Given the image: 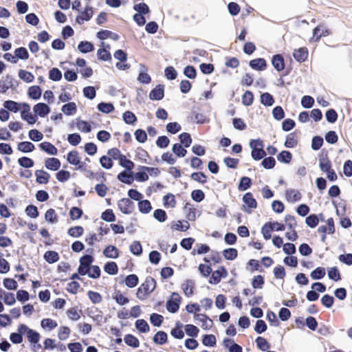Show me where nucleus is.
I'll return each instance as SVG.
<instances>
[{
  "instance_id": "37998d69",
  "label": "nucleus",
  "mask_w": 352,
  "mask_h": 352,
  "mask_svg": "<svg viewBox=\"0 0 352 352\" xmlns=\"http://www.w3.org/2000/svg\"><path fill=\"white\" fill-rule=\"evenodd\" d=\"M67 162L74 166H77L80 162L79 154L77 151H72L67 153Z\"/></svg>"
},
{
  "instance_id": "de8ad7c7",
  "label": "nucleus",
  "mask_w": 352,
  "mask_h": 352,
  "mask_svg": "<svg viewBox=\"0 0 352 352\" xmlns=\"http://www.w3.org/2000/svg\"><path fill=\"white\" fill-rule=\"evenodd\" d=\"M206 263L213 262L214 263H219L221 261V257L220 253L217 251H212L208 257L204 258Z\"/></svg>"
},
{
  "instance_id": "603ef678",
  "label": "nucleus",
  "mask_w": 352,
  "mask_h": 352,
  "mask_svg": "<svg viewBox=\"0 0 352 352\" xmlns=\"http://www.w3.org/2000/svg\"><path fill=\"white\" fill-rule=\"evenodd\" d=\"M76 126L78 130L84 133H89L91 130V124L88 122L80 119L77 120Z\"/></svg>"
},
{
  "instance_id": "e433bc0d",
  "label": "nucleus",
  "mask_w": 352,
  "mask_h": 352,
  "mask_svg": "<svg viewBox=\"0 0 352 352\" xmlns=\"http://www.w3.org/2000/svg\"><path fill=\"white\" fill-rule=\"evenodd\" d=\"M78 50L82 53H88L94 51V45L89 41H81L78 45Z\"/></svg>"
},
{
  "instance_id": "2eb2a0df",
  "label": "nucleus",
  "mask_w": 352,
  "mask_h": 352,
  "mask_svg": "<svg viewBox=\"0 0 352 352\" xmlns=\"http://www.w3.org/2000/svg\"><path fill=\"white\" fill-rule=\"evenodd\" d=\"M164 89L162 85H157L153 89H152L149 94V98L151 100H160L164 98Z\"/></svg>"
},
{
  "instance_id": "393cba45",
  "label": "nucleus",
  "mask_w": 352,
  "mask_h": 352,
  "mask_svg": "<svg viewBox=\"0 0 352 352\" xmlns=\"http://www.w3.org/2000/svg\"><path fill=\"white\" fill-rule=\"evenodd\" d=\"M182 289L186 296H191L194 293V282L191 280H186L182 285Z\"/></svg>"
},
{
  "instance_id": "774afa93",
  "label": "nucleus",
  "mask_w": 352,
  "mask_h": 352,
  "mask_svg": "<svg viewBox=\"0 0 352 352\" xmlns=\"http://www.w3.org/2000/svg\"><path fill=\"white\" fill-rule=\"evenodd\" d=\"M119 164L128 170H131L135 166L134 163L131 160H128L124 155L120 157Z\"/></svg>"
},
{
  "instance_id": "c756f323",
  "label": "nucleus",
  "mask_w": 352,
  "mask_h": 352,
  "mask_svg": "<svg viewBox=\"0 0 352 352\" xmlns=\"http://www.w3.org/2000/svg\"><path fill=\"white\" fill-rule=\"evenodd\" d=\"M113 298L120 305H124L129 302V298L124 296L120 290H116L113 293Z\"/></svg>"
},
{
  "instance_id": "1a4fd4ad",
  "label": "nucleus",
  "mask_w": 352,
  "mask_h": 352,
  "mask_svg": "<svg viewBox=\"0 0 352 352\" xmlns=\"http://www.w3.org/2000/svg\"><path fill=\"white\" fill-rule=\"evenodd\" d=\"M173 300H169L166 302V309L170 313H175L179 308L180 297L178 294L173 293Z\"/></svg>"
},
{
  "instance_id": "cd10ccee",
  "label": "nucleus",
  "mask_w": 352,
  "mask_h": 352,
  "mask_svg": "<svg viewBox=\"0 0 352 352\" xmlns=\"http://www.w3.org/2000/svg\"><path fill=\"white\" fill-rule=\"evenodd\" d=\"M67 317L73 321H77L80 318L81 310H78V307H72L66 311Z\"/></svg>"
},
{
  "instance_id": "7ed1b4c3",
  "label": "nucleus",
  "mask_w": 352,
  "mask_h": 352,
  "mask_svg": "<svg viewBox=\"0 0 352 352\" xmlns=\"http://www.w3.org/2000/svg\"><path fill=\"white\" fill-rule=\"evenodd\" d=\"M331 30L324 23H320L313 30V36L310 38V42H318L322 37L331 34Z\"/></svg>"
},
{
  "instance_id": "680f3d73",
  "label": "nucleus",
  "mask_w": 352,
  "mask_h": 352,
  "mask_svg": "<svg viewBox=\"0 0 352 352\" xmlns=\"http://www.w3.org/2000/svg\"><path fill=\"white\" fill-rule=\"evenodd\" d=\"M319 166L322 172L327 173L331 167V162L328 158H321L319 160Z\"/></svg>"
},
{
  "instance_id": "a878e982",
  "label": "nucleus",
  "mask_w": 352,
  "mask_h": 352,
  "mask_svg": "<svg viewBox=\"0 0 352 352\" xmlns=\"http://www.w3.org/2000/svg\"><path fill=\"white\" fill-rule=\"evenodd\" d=\"M45 219L47 222L52 224L56 223L58 221V215L53 208H50L45 212Z\"/></svg>"
},
{
  "instance_id": "052dcab7",
  "label": "nucleus",
  "mask_w": 352,
  "mask_h": 352,
  "mask_svg": "<svg viewBox=\"0 0 352 352\" xmlns=\"http://www.w3.org/2000/svg\"><path fill=\"white\" fill-rule=\"evenodd\" d=\"M252 180L250 177H243L241 178L238 188L240 191H244L250 188Z\"/></svg>"
},
{
  "instance_id": "4c0bfd02",
  "label": "nucleus",
  "mask_w": 352,
  "mask_h": 352,
  "mask_svg": "<svg viewBox=\"0 0 352 352\" xmlns=\"http://www.w3.org/2000/svg\"><path fill=\"white\" fill-rule=\"evenodd\" d=\"M3 107L14 113H16L20 110L21 104L13 100H6L3 103Z\"/></svg>"
},
{
  "instance_id": "a19ab883",
  "label": "nucleus",
  "mask_w": 352,
  "mask_h": 352,
  "mask_svg": "<svg viewBox=\"0 0 352 352\" xmlns=\"http://www.w3.org/2000/svg\"><path fill=\"white\" fill-rule=\"evenodd\" d=\"M136 329L140 333H146L149 331L150 327L146 320L144 319H138L135 323Z\"/></svg>"
},
{
  "instance_id": "20e7f679",
  "label": "nucleus",
  "mask_w": 352,
  "mask_h": 352,
  "mask_svg": "<svg viewBox=\"0 0 352 352\" xmlns=\"http://www.w3.org/2000/svg\"><path fill=\"white\" fill-rule=\"evenodd\" d=\"M327 226H320L318 228V232L321 233V240L324 242L327 238V233L333 234L335 232V225L333 218H329L327 221Z\"/></svg>"
},
{
  "instance_id": "864d4df0",
  "label": "nucleus",
  "mask_w": 352,
  "mask_h": 352,
  "mask_svg": "<svg viewBox=\"0 0 352 352\" xmlns=\"http://www.w3.org/2000/svg\"><path fill=\"white\" fill-rule=\"evenodd\" d=\"M261 102L267 107H270L274 103V99L273 96L266 92L261 95Z\"/></svg>"
},
{
  "instance_id": "4468645a",
  "label": "nucleus",
  "mask_w": 352,
  "mask_h": 352,
  "mask_svg": "<svg viewBox=\"0 0 352 352\" xmlns=\"http://www.w3.org/2000/svg\"><path fill=\"white\" fill-rule=\"evenodd\" d=\"M272 64L276 71H283L285 66L283 56L279 54L274 55L272 58Z\"/></svg>"
},
{
  "instance_id": "72a5a7b5",
  "label": "nucleus",
  "mask_w": 352,
  "mask_h": 352,
  "mask_svg": "<svg viewBox=\"0 0 352 352\" xmlns=\"http://www.w3.org/2000/svg\"><path fill=\"white\" fill-rule=\"evenodd\" d=\"M28 96L34 100H38L41 96V89L39 86H32L28 89Z\"/></svg>"
},
{
  "instance_id": "6e6d98bb",
  "label": "nucleus",
  "mask_w": 352,
  "mask_h": 352,
  "mask_svg": "<svg viewBox=\"0 0 352 352\" xmlns=\"http://www.w3.org/2000/svg\"><path fill=\"white\" fill-rule=\"evenodd\" d=\"M19 77L26 82H32L34 79V76L31 72L24 69L19 70Z\"/></svg>"
},
{
  "instance_id": "5fc2aeb1",
  "label": "nucleus",
  "mask_w": 352,
  "mask_h": 352,
  "mask_svg": "<svg viewBox=\"0 0 352 352\" xmlns=\"http://www.w3.org/2000/svg\"><path fill=\"white\" fill-rule=\"evenodd\" d=\"M172 150L178 157H183L187 153V151L179 143L174 144Z\"/></svg>"
},
{
  "instance_id": "4be33fe9",
  "label": "nucleus",
  "mask_w": 352,
  "mask_h": 352,
  "mask_svg": "<svg viewBox=\"0 0 352 352\" xmlns=\"http://www.w3.org/2000/svg\"><path fill=\"white\" fill-rule=\"evenodd\" d=\"M190 223L188 221L186 220H178L176 221H173L171 223V229L181 231V232H185L188 230L190 228Z\"/></svg>"
},
{
  "instance_id": "a211bd4d",
  "label": "nucleus",
  "mask_w": 352,
  "mask_h": 352,
  "mask_svg": "<svg viewBox=\"0 0 352 352\" xmlns=\"http://www.w3.org/2000/svg\"><path fill=\"white\" fill-rule=\"evenodd\" d=\"M36 182L40 184H46L49 182L50 175L43 170L35 171Z\"/></svg>"
},
{
  "instance_id": "ddd939ff",
  "label": "nucleus",
  "mask_w": 352,
  "mask_h": 352,
  "mask_svg": "<svg viewBox=\"0 0 352 352\" xmlns=\"http://www.w3.org/2000/svg\"><path fill=\"white\" fill-rule=\"evenodd\" d=\"M33 110L36 116H38L41 118L45 117L50 112L49 106L43 102H39L35 104L33 107Z\"/></svg>"
},
{
  "instance_id": "3c124183",
  "label": "nucleus",
  "mask_w": 352,
  "mask_h": 352,
  "mask_svg": "<svg viewBox=\"0 0 352 352\" xmlns=\"http://www.w3.org/2000/svg\"><path fill=\"white\" fill-rule=\"evenodd\" d=\"M242 103L245 106H250L254 102V94L250 91H246L241 97Z\"/></svg>"
},
{
  "instance_id": "13d9d810",
  "label": "nucleus",
  "mask_w": 352,
  "mask_h": 352,
  "mask_svg": "<svg viewBox=\"0 0 352 352\" xmlns=\"http://www.w3.org/2000/svg\"><path fill=\"white\" fill-rule=\"evenodd\" d=\"M118 179L120 182L127 184H131L133 180L132 175L131 173H126L125 170L122 171L118 174Z\"/></svg>"
},
{
  "instance_id": "bb28decb",
  "label": "nucleus",
  "mask_w": 352,
  "mask_h": 352,
  "mask_svg": "<svg viewBox=\"0 0 352 352\" xmlns=\"http://www.w3.org/2000/svg\"><path fill=\"white\" fill-rule=\"evenodd\" d=\"M34 148V145L30 142H21L17 145V149L23 153L32 152Z\"/></svg>"
},
{
  "instance_id": "6e6552de",
  "label": "nucleus",
  "mask_w": 352,
  "mask_h": 352,
  "mask_svg": "<svg viewBox=\"0 0 352 352\" xmlns=\"http://www.w3.org/2000/svg\"><path fill=\"white\" fill-rule=\"evenodd\" d=\"M94 14L92 7L87 5L84 11L80 12V14L76 16V21L78 24H82L84 21H89Z\"/></svg>"
},
{
  "instance_id": "49530a36",
  "label": "nucleus",
  "mask_w": 352,
  "mask_h": 352,
  "mask_svg": "<svg viewBox=\"0 0 352 352\" xmlns=\"http://www.w3.org/2000/svg\"><path fill=\"white\" fill-rule=\"evenodd\" d=\"M223 255L226 259L232 261L237 257L238 251L235 248H230L223 251Z\"/></svg>"
},
{
  "instance_id": "4d7b16f0",
  "label": "nucleus",
  "mask_w": 352,
  "mask_h": 352,
  "mask_svg": "<svg viewBox=\"0 0 352 352\" xmlns=\"http://www.w3.org/2000/svg\"><path fill=\"white\" fill-rule=\"evenodd\" d=\"M139 282V279L137 275L130 274L125 278V284L130 288L135 287Z\"/></svg>"
},
{
  "instance_id": "ea45409f",
  "label": "nucleus",
  "mask_w": 352,
  "mask_h": 352,
  "mask_svg": "<svg viewBox=\"0 0 352 352\" xmlns=\"http://www.w3.org/2000/svg\"><path fill=\"white\" fill-rule=\"evenodd\" d=\"M292 154L288 151H283L277 155V160L282 163L289 164L292 161Z\"/></svg>"
},
{
  "instance_id": "e2e57ef3",
  "label": "nucleus",
  "mask_w": 352,
  "mask_h": 352,
  "mask_svg": "<svg viewBox=\"0 0 352 352\" xmlns=\"http://www.w3.org/2000/svg\"><path fill=\"white\" fill-rule=\"evenodd\" d=\"M25 212L28 217L32 219H35L39 215L38 208L34 205H28L25 208Z\"/></svg>"
},
{
  "instance_id": "f3484780",
  "label": "nucleus",
  "mask_w": 352,
  "mask_h": 352,
  "mask_svg": "<svg viewBox=\"0 0 352 352\" xmlns=\"http://www.w3.org/2000/svg\"><path fill=\"white\" fill-rule=\"evenodd\" d=\"M194 318L201 322V327L204 329H208L212 327V321L206 314H195Z\"/></svg>"
},
{
  "instance_id": "bf43d9fd",
  "label": "nucleus",
  "mask_w": 352,
  "mask_h": 352,
  "mask_svg": "<svg viewBox=\"0 0 352 352\" xmlns=\"http://www.w3.org/2000/svg\"><path fill=\"white\" fill-rule=\"evenodd\" d=\"M256 343L258 349L263 351H266L270 348V344L267 340L263 337H258L256 339Z\"/></svg>"
},
{
  "instance_id": "8fccbe9b",
  "label": "nucleus",
  "mask_w": 352,
  "mask_h": 352,
  "mask_svg": "<svg viewBox=\"0 0 352 352\" xmlns=\"http://www.w3.org/2000/svg\"><path fill=\"white\" fill-rule=\"evenodd\" d=\"M71 330L68 327L60 326L58 331V338L60 340H67L70 335Z\"/></svg>"
},
{
  "instance_id": "58836bf2",
  "label": "nucleus",
  "mask_w": 352,
  "mask_h": 352,
  "mask_svg": "<svg viewBox=\"0 0 352 352\" xmlns=\"http://www.w3.org/2000/svg\"><path fill=\"white\" fill-rule=\"evenodd\" d=\"M68 234L74 238L81 236L84 233V228L80 226H76L68 229Z\"/></svg>"
},
{
  "instance_id": "9b49d317",
  "label": "nucleus",
  "mask_w": 352,
  "mask_h": 352,
  "mask_svg": "<svg viewBox=\"0 0 352 352\" xmlns=\"http://www.w3.org/2000/svg\"><path fill=\"white\" fill-rule=\"evenodd\" d=\"M14 79L10 75L2 77L0 80V94H5L9 89L14 86Z\"/></svg>"
},
{
  "instance_id": "6ab92c4d",
  "label": "nucleus",
  "mask_w": 352,
  "mask_h": 352,
  "mask_svg": "<svg viewBox=\"0 0 352 352\" xmlns=\"http://www.w3.org/2000/svg\"><path fill=\"white\" fill-rule=\"evenodd\" d=\"M103 254L107 258H117L120 255V251L116 246L109 245L104 249Z\"/></svg>"
},
{
  "instance_id": "b1692460",
  "label": "nucleus",
  "mask_w": 352,
  "mask_h": 352,
  "mask_svg": "<svg viewBox=\"0 0 352 352\" xmlns=\"http://www.w3.org/2000/svg\"><path fill=\"white\" fill-rule=\"evenodd\" d=\"M298 143V140L296 132H292L287 135L285 142V146L287 148H294L297 146Z\"/></svg>"
},
{
  "instance_id": "aec40b11",
  "label": "nucleus",
  "mask_w": 352,
  "mask_h": 352,
  "mask_svg": "<svg viewBox=\"0 0 352 352\" xmlns=\"http://www.w3.org/2000/svg\"><path fill=\"white\" fill-rule=\"evenodd\" d=\"M60 162L58 158L49 157L45 161V166L50 170H58L60 167Z\"/></svg>"
},
{
  "instance_id": "79ce46f5",
  "label": "nucleus",
  "mask_w": 352,
  "mask_h": 352,
  "mask_svg": "<svg viewBox=\"0 0 352 352\" xmlns=\"http://www.w3.org/2000/svg\"><path fill=\"white\" fill-rule=\"evenodd\" d=\"M153 342L157 344H164L167 342V334L166 332L157 331L153 337Z\"/></svg>"
},
{
  "instance_id": "412c9836",
  "label": "nucleus",
  "mask_w": 352,
  "mask_h": 352,
  "mask_svg": "<svg viewBox=\"0 0 352 352\" xmlns=\"http://www.w3.org/2000/svg\"><path fill=\"white\" fill-rule=\"evenodd\" d=\"M301 194L298 190L288 189L285 191V198L289 202H296L301 199Z\"/></svg>"
},
{
  "instance_id": "5701e85b",
  "label": "nucleus",
  "mask_w": 352,
  "mask_h": 352,
  "mask_svg": "<svg viewBox=\"0 0 352 352\" xmlns=\"http://www.w3.org/2000/svg\"><path fill=\"white\" fill-rule=\"evenodd\" d=\"M40 148L49 155H57L58 150L52 143L49 142H43L39 144Z\"/></svg>"
},
{
  "instance_id": "f257e3e1",
  "label": "nucleus",
  "mask_w": 352,
  "mask_h": 352,
  "mask_svg": "<svg viewBox=\"0 0 352 352\" xmlns=\"http://www.w3.org/2000/svg\"><path fill=\"white\" fill-rule=\"evenodd\" d=\"M155 280L151 276L146 277L144 283H142L137 290V298L140 300H144L148 294L155 290Z\"/></svg>"
},
{
  "instance_id": "f8f14e48",
  "label": "nucleus",
  "mask_w": 352,
  "mask_h": 352,
  "mask_svg": "<svg viewBox=\"0 0 352 352\" xmlns=\"http://www.w3.org/2000/svg\"><path fill=\"white\" fill-rule=\"evenodd\" d=\"M308 50L306 47H302L294 50L293 56L299 63L305 62L308 58Z\"/></svg>"
},
{
  "instance_id": "39448f33",
  "label": "nucleus",
  "mask_w": 352,
  "mask_h": 352,
  "mask_svg": "<svg viewBox=\"0 0 352 352\" xmlns=\"http://www.w3.org/2000/svg\"><path fill=\"white\" fill-rule=\"evenodd\" d=\"M118 206L120 211L126 214L132 213L134 210V203L129 198H122L118 203Z\"/></svg>"
},
{
  "instance_id": "dca6fc26",
  "label": "nucleus",
  "mask_w": 352,
  "mask_h": 352,
  "mask_svg": "<svg viewBox=\"0 0 352 352\" xmlns=\"http://www.w3.org/2000/svg\"><path fill=\"white\" fill-rule=\"evenodd\" d=\"M27 338L30 343L34 344V351H36V349H40L41 347V344H38L41 338V336L38 332L31 329L28 331V333H27Z\"/></svg>"
},
{
  "instance_id": "0e129e2a",
  "label": "nucleus",
  "mask_w": 352,
  "mask_h": 352,
  "mask_svg": "<svg viewBox=\"0 0 352 352\" xmlns=\"http://www.w3.org/2000/svg\"><path fill=\"white\" fill-rule=\"evenodd\" d=\"M325 269L324 267H318L311 272V277L314 280L321 279L325 276Z\"/></svg>"
},
{
  "instance_id": "c85d7f7f",
  "label": "nucleus",
  "mask_w": 352,
  "mask_h": 352,
  "mask_svg": "<svg viewBox=\"0 0 352 352\" xmlns=\"http://www.w3.org/2000/svg\"><path fill=\"white\" fill-rule=\"evenodd\" d=\"M274 228L275 226H272L271 222H267L263 226L261 232L265 240H269L272 237L271 233Z\"/></svg>"
},
{
  "instance_id": "2f4dec72",
  "label": "nucleus",
  "mask_w": 352,
  "mask_h": 352,
  "mask_svg": "<svg viewBox=\"0 0 352 352\" xmlns=\"http://www.w3.org/2000/svg\"><path fill=\"white\" fill-rule=\"evenodd\" d=\"M124 342L129 346L137 348L140 346L139 340L132 334H127L124 338Z\"/></svg>"
},
{
  "instance_id": "09e8293b",
  "label": "nucleus",
  "mask_w": 352,
  "mask_h": 352,
  "mask_svg": "<svg viewBox=\"0 0 352 352\" xmlns=\"http://www.w3.org/2000/svg\"><path fill=\"white\" fill-rule=\"evenodd\" d=\"M76 105L73 102L65 104L62 107L63 112L67 116H71L76 113Z\"/></svg>"
},
{
  "instance_id": "0eeeda50",
  "label": "nucleus",
  "mask_w": 352,
  "mask_h": 352,
  "mask_svg": "<svg viewBox=\"0 0 352 352\" xmlns=\"http://www.w3.org/2000/svg\"><path fill=\"white\" fill-rule=\"evenodd\" d=\"M243 201L245 205L243 207L247 206L248 208L245 209V210L249 213L252 212V209H254L257 208V202L256 199L254 198V196L252 192H249L245 193L243 197Z\"/></svg>"
},
{
  "instance_id": "9d476101",
  "label": "nucleus",
  "mask_w": 352,
  "mask_h": 352,
  "mask_svg": "<svg viewBox=\"0 0 352 352\" xmlns=\"http://www.w3.org/2000/svg\"><path fill=\"white\" fill-rule=\"evenodd\" d=\"M250 67L256 71H264L267 67V61L263 58L252 59L249 62Z\"/></svg>"
},
{
  "instance_id": "473e14b6",
  "label": "nucleus",
  "mask_w": 352,
  "mask_h": 352,
  "mask_svg": "<svg viewBox=\"0 0 352 352\" xmlns=\"http://www.w3.org/2000/svg\"><path fill=\"white\" fill-rule=\"evenodd\" d=\"M59 258V255L56 251L49 250L44 254V258L49 263H54L58 261Z\"/></svg>"
},
{
  "instance_id": "a18cd8bd",
  "label": "nucleus",
  "mask_w": 352,
  "mask_h": 352,
  "mask_svg": "<svg viewBox=\"0 0 352 352\" xmlns=\"http://www.w3.org/2000/svg\"><path fill=\"white\" fill-rule=\"evenodd\" d=\"M179 139L180 144L186 148L189 147L192 141L190 135L186 132L182 133L179 135Z\"/></svg>"
},
{
  "instance_id": "338daca9",
  "label": "nucleus",
  "mask_w": 352,
  "mask_h": 352,
  "mask_svg": "<svg viewBox=\"0 0 352 352\" xmlns=\"http://www.w3.org/2000/svg\"><path fill=\"white\" fill-rule=\"evenodd\" d=\"M82 214V210L78 207H72L69 210V217L72 221L80 219Z\"/></svg>"
},
{
  "instance_id": "f03ea898",
  "label": "nucleus",
  "mask_w": 352,
  "mask_h": 352,
  "mask_svg": "<svg viewBox=\"0 0 352 352\" xmlns=\"http://www.w3.org/2000/svg\"><path fill=\"white\" fill-rule=\"evenodd\" d=\"M250 146L252 148L251 155L254 160L258 161L266 156V152L263 150V142L261 140H252Z\"/></svg>"
},
{
  "instance_id": "7c9ffc66",
  "label": "nucleus",
  "mask_w": 352,
  "mask_h": 352,
  "mask_svg": "<svg viewBox=\"0 0 352 352\" xmlns=\"http://www.w3.org/2000/svg\"><path fill=\"white\" fill-rule=\"evenodd\" d=\"M138 209L140 212L147 214L152 210L151 204L147 199L140 200L138 203Z\"/></svg>"
},
{
  "instance_id": "c03bdc74",
  "label": "nucleus",
  "mask_w": 352,
  "mask_h": 352,
  "mask_svg": "<svg viewBox=\"0 0 352 352\" xmlns=\"http://www.w3.org/2000/svg\"><path fill=\"white\" fill-rule=\"evenodd\" d=\"M57 322L51 318H44L41 322V326L43 329L52 330L57 327Z\"/></svg>"
},
{
  "instance_id": "c9c22d12",
  "label": "nucleus",
  "mask_w": 352,
  "mask_h": 352,
  "mask_svg": "<svg viewBox=\"0 0 352 352\" xmlns=\"http://www.w3.org/2000/svg\"><path fill=\"white\" fill-rule=\"evenodd\" d=\"M104 270L110 275H115L118 272V267L113 261L107 262L104 266Z\"/></svg>"
},
{
  "instance_id": "423d86ee",
  "label": "nucleus",
  "mask_w": 352,
  "mask_h": 352,
  "mask_svg": "<svg viewBox=\"0 0 352 352\" xmlns=\"http://www.w3.org/2000/svg\"><path fill=\"white\" fill-rule=\"evenodd\" d=\"M228 276V271L224 266H220L219 269L212 273L209 282L211 284L217 285L221 278H226Z\"/></svg>"
},
{
  "instance_id": "f704fd0d",
  "label": "nucleus",
  "mask_w": 352,
  "mask_h": 352,
  "mask_svg": "<svg viewBox=\"0 0 352 352\" xmlns=\"http://www.w3.org/2000/svg\"><path fill=\"white\" fill-rule=\"evenodd\" d=\"M164 205L166 208H175L176 206V199L175 195L168 193L163 197Z\"/></svg>"
},
{
  "instance_id": "69168bd1",
  "label": "nucleus",
  "mask_w": 352,
  "mask_h": 352,
  "mask_svg": "<svg viewBox=\"0 0 352 352\" xmlns=\"http://www.w3.org/2000/svg\"><path fill=\"white\" fill-rule=\"evenodd\" d=\"M87 296L89 297V300L94 304L100 303L102 300V297L101 294L97 292H94V291L90 290L87 292Z\"/></svg>"
}]
</instances>
